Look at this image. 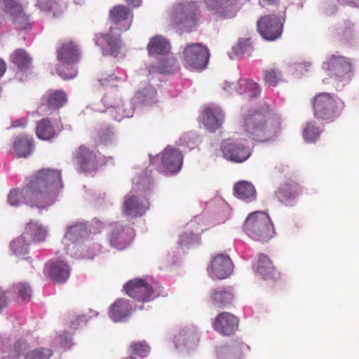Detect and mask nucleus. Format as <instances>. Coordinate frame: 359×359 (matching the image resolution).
<instances>
[{
	"label": "nucleus",
	"instance_id": "53",
	"mask_svg": "<svg viewBox=\"0 0 359 359\" xmlns=\"http://www.w3.org/2000/svg\"><path fill=\"white\" fill-rule=\"evenodd\" d=\"M118 80H121V78H118V76H114L111 75H108L107 76H102L99 79V82L102 86H116L114 84L115 81H117Z\"/></svg>",
	"mask_w": 359,
	"mask_h": 359
},
{
	"label": "nucleus",
	"instance_id": "55",
	"mask_svg": "<svg viewBox=\"0 0 359 359\" xmlns=\"http://www.w3.org/2000/svg\"><path fill=\"white\" fill-rule=\"evenodd\" d=\"M57 340L61 343L62 346H68L71 341V337L69 334L65 332L64 334L58 337Z\"/></svg>",
	"mask_w": 359,
	"mask_h": 359
},
{
	"label": "nucleus",
	"instance_id": "10",
	"mask_svg": "<svg viewBox=\"0 0 359 359\" xmlns=\"http://www.w3.org/2000/svg\"><path fill=\"white\" fill-rule=\"evenodd\" d=\"M52 354L49 348L32 349L25 341L21 339L16 341L8 351L10 359H49Z\"/></svg>",
	"mask_w": 359,
	"mask_h": 359
},
{
	"label": "nucleus",
	"instance_id": "14",
	"mask_svg": "<svg viewBox=\"0 0 359 359\" xmlns=\"http://www.w3.org/2000/svg\"><path fill=\"white\" fill-rule=\"evenodd\" d=\"M283 22L275 15L262 17L257 22V29L260 35L266 41L278 39L283 32Z\"/></svg>",
	"mask_w": 359,
	"mask_h": 359
},
{
	"label": "nucleus",
	"instance_id": "1",
	"mask_svg": "<svg viewBox=\"0 0 359 359\" xmlns=\"http://www.w3.org/2000/svg\"><path fill=\"white\" fill-rule=\"evenodd\" d=\"M63 184L59 170H39L21 190L15 189L8 195V202L17 207L22 203L39 210H46L53 205Z\"/></svg>",
	"mask_w": 359,
	"mask_h": 359
},
{
	"label": "nucleus",
	"instance_id": "2",
	"mask_svg": "<svg viewBox=\"0 0 359 359\" xmlns=\"http://www.w3.org/2000/svg\"><path fill=\"white\" fill-rule=\"evenodd\" d=\"M243 127L250 137L257 142H266L273 138L280 129L277 115L269 111V106L262 111H248L243 114Z\"/></svg>",
	"mask_w": 359,
	"mask_h": 359
},
{
	"label": "nucleus",
	"instance_id": "50",
	"mask_svg": "<svg viewBox=\"0 0 359 359\" xmlns=\"http://www.w3.org/2000/svg\"><path fill=\"white\" fill-rule=\"evenodd\" d=\"M249 40H240L236 46L233 47V51L236 55H241L247 53L250 49Z\"/></svg>",
	"mask_w": 359,
	"mask_h": 359
},
{
	"label": "nucleus",
	"instance_id": "58",
	"mask_svg": "<svg viewBox=\"0 0 359 359\" xmlns=\"http://www.w3.org/2000/svg\"><path fill=\"white\" fill-rule=\"evenodd\" d=\"M126 1L134 8L140 6L141 4V0H126Z\"/></svg>",
	"mask_w": 359,
	"mask_h": 359
},
{
	"label": "nucleus",
	"instance_id": "21",
	"mask_svg": "<svg viewBox=\"0 0 359 359\" xmlns=\"http://www.w3.org/2000/svg\"><path fill=\"white\" fill-rule=\"evenodd\" d=\"M213 329L223 335L234 334L238 327V319L228 312H222L212 323Z\"/></svg>",
	"mask_w": 359,
	"mask_h": 359
},
{
	"label": "nucleus",
	"instance_id": "49",
	"mask_svg": "<svg viewBox=\"0 0 359 359\" xmlns=\"http://www.w3.org/2000/svg\"><path fill=\"white\" fill-rule=\"evenodd\" d=\"M15 290L18 292V297L22 300H29L32 297V289L29 285L20 283L15 285Z\"/></svg>",
	"mask_w": 359,
	"mask_h": 359
},
{
	"label": "nucleus",
	"instance_id": "52",
	"mask_svg": "<svg viewBox=\"0 0 359 359\" xmlns=\"http://www.w3.org/2000/svg\"><path fill=\"white\" fill-rule=\"evenodd\" d=\"M181 140L185 142L188 147H192L194 144L199 142V137L196 134L191 133L184 134Z\"/></svg>",
	"mask_w": 359,
	"mask_h": 359
},
{
	"label": "nucleus",
	"instance_id": "12",
	"mask_svg": "<svg viewBox=\"0 0 359 359\" xmlns=\"http://www.w3.org/2000/svg\"><path fill=\"white\" fill-rule=\"evenodd\" d=\"M126 294L131 298L141 302H149L158 294L145 280L135 278L127 282L124 287Z\"/></svg>",
	"mask_w": 359,
	"mask_h": 359
},
{
	"label": "nucleus",
	"instance_id": "43",
	"mask_svg": "<svg viewBox=\"0 0 359 359\" xmlns=\"http://www.w3.org/2000/svg\"><path fill=\"white\" fill-rule=\"evenodd\" d=\"M36 6L40 11L43 12H51L54 15L60 13V6L55 0H38Z\"/></svg>",
	"mask_w": 359,
	"mask_h": 359
},
{
	"label": "nucleus",
	"instance_id": "15",
	"mask_svg": "<svg viewBox=\"0 0 359 359\" xmlns=\"http://www.w3.org/2000/svg\"><path fill=\"white\" fill-rule=\"evenodd\" d=\"M323 69L327 70L339 80L348 81L351 76V65L348 59L343 56L332 55L329 60L323 64Z\"/></svg>",
	"mask_w": 359,
	"mask_h": 359
},
{
	"label": "nucleus",
	"instance_id": "61",
	"mask_svg": "<svg viewBox=\"0 0 359 359\" xmlns=\"http://www.w3.org/2000/svg\"><path fill=\"white\" fill-rule=\"evenodd\" d=\"M25 123L23 120L15 121L13 122V127L17 128L25 126Z\"/></svg>",
	"mask_w": 359,
	"mask_h": 359
},
{
	"label": "nucleus",
	"instance_id": "63",
	"mask_svg": "<svg viewBox=\"0 0 359 359\" xmlns=\"http://www.w3.org/2000/svg\"><path fill=\"white\" fill-rule=\"evenodd\" d=\"M335 11H336V8H335L334 6H332L331 10L330 11H327V13L328 14H332V13H334L335 12Z\"/></svg>",
	"mask_w": 359,
	"mask_h": 359
},
{
	"label": "nucleus",
	"instance_id": "59",
	"mask_svg": "<svg viewBox=\"0 0 359 359\" xmlns=\"http://www.w3.org/2000/svg\"><path fill=\"white\" fill-rule=\"evenodd\" d=\"M6 70V65L5 62L0 59V77H1Z\"/></svg>",
	"mask_w": 359,
	"mask_h": 359
},
{
	"label": "nucleus",
	"instance_id": "62",
	"mask_svg": "<svg viewBox=\"0 0 359 359\" xmlns=\"http://www.w3.org/2000/svg\"><path fill=\"white\" fill-rule=\"evenodd\" d=\"M274 2V0H261L260 4L262 6H264L265 4H272Z\"/></svg>",
	"mask_w": 359,
	"mask_h": 359
},
{
	"label": "nucleus",
	"instance_id": "51",
	"mask_svg": "<svg viewBox=\"0 0 359 359\" xmlns=\"http://www.w3.org/2000/svg\"><path fill=\"white\" fill-rule=\"evenodd\" d=\"M114 130L112 128H107L100 134V141L104 144L112 142L114 137Z\"/></svg>",
	"mask_w": 359,
	"mask_h": 359
},
{
	"label": "nucleus",
	"instance_id": "22",
	"mask_svg": "<svg viewBox=\"0 0 359 359\" xmlns=\"http://www.w3.org/2000/svg\"><path fill=\"white\" fill-rule=\"evenodd\" d=\"M222 88L229 94L236 92L240 95L249 93V97H256L260 93V88L257 83L247 79H241L236 83L225 81Z\"/></svg>",
	"mask_w": 359,
	"mask_h": 359
},
{
	"label": "nucleus",
	"instance_id": "44",
	"mask_svg": "<svg viewBox=\"0 0 359 359\" xmlns=\"http://www.w3.org/2000/svg\"><path fill=\"white\" fill-rule=\"evenodd\" d=\"M282 74L278 69L273 68L264 71V79L269 86H276L281 80Z\"/></svg>",
	"mask_w": 359,
	"mask_h": 359
},
{
	"label": "nucleus",
	"instance_id": "28",
	"mask_svg": "<svg viewBox=\"0 0 359 359\" xmlns=\"http://www.w3.org/2000/svg\"><path fill=\"white\" fill-rule=\"evenodd\" d=\"M198 340V332L194 327H189L182 329L179 334L175 336L174 342L176 348L183 347L191 348Z\"/></svg>",
	"mask_w": 359,
	"mask_h": 359
},
{
	"label": "nucleus",
	"instance_id": "35",
	"mask_svg": "<svg viewBox=\"0 0 359 359\" xmlns=\"http://www.w3.org/2000/svg\"><path fill=\"white\" fill-rule=\"evenodd\" d=\"M131 101L133 104L138 102L143 105H151L157 102L156 91L152 86H149L139 90Z\"/></svg>",
	"mask_w": 359,
	"mask_h": 359
},
{
	"label": "nucleus",
	"instance_id": "57",
	"mask_svg": "<svg viewBox=\"0 0 359 359\" xmlns=\"http://www.w3.org/2000/svg\"><path fill=\"white\" fill-rule=\"evenodd\" d=\"M7 338H3L0 337V352H4L7 348Z\"/></svg>",
	"mask_w": 359,
	"mask_h": 359
},
{
	"label": "nucleus",
	"instance_id": "11",
	"mask_svg": "<svg viewBox=\"0 0 359 359\" xmlns=\"http://www.w3.org/2000/svg\"><path fill=\"white\" fill-rule=\"evenodd\" d=\"M2 5L16 29L27 30L30 28L29 16L23 11V3L21 0H3Z\"/></svg>",
	"mask_w": 359,
	"mask_h": 359
},
{
	"label": "nucleus",
	"instance_id": "26",
	"mask_svg": "<svg viewBox=\"0 0 359 359\" xmlns=\"http://www.w3.org/2000/svg\"><path fill=\"white\" fill-rule=\"evenodd\" d=\"M75 158L81 170L85 172L95 171L98 167L95 152L86 146H81L78 149Z\"/></svg>",
	"mask_w": 359,
	"mask_h": 359
},
{
	"label": "nucleus",
	"instance_id": "54",
	"mask_svg": "<svg viewBox=\"0 0 359 359\" xmlns=\"http://www.w3.org/2000/svg\"><path fill=\"white\" fill-rule=\"evenodd\" d=\"M57 74L63 79H70L74 78L77 74V71L74 69H70L68 70V73L64 72L61 67H58L56 69Z\"/></svg>",
	"mask_w": 359,
	"mask_h": 359
},
{
	"label": "nucleus",
	"instance_id": "27",
	"mask_svg": "<svg viewBox=\"0 0 359 359\" xmlns=\"http://www.w3.org/2000/svg\"><path fill=\"white\" fill-rule=\"evenodd\" d=\"M132 311V305L129 300L119 299L110 306L109 316L114 322H122L131 315Z\"/></svg>",
	"mask_w": 359,
	"mask_h": 359
},
{
	"label": "nucleus",
	"instance_id": "31",
	"mask_svg": "<svg viewBox=\"0 0 359 359\" xmlns=\"http://www.w3.org/2000/svg\"><path fill=\"white\" fill-rule=\"evenodd\" d=\"M80 52L72 41L64 43L57 50V58L64 64L72 65L79 61Z\"/></svg>",
	"mask_w": 359,
	"mask_h": 359
},
{
	"label": "nucleus",
	"instance_id": "8",
	"mask_svg": "<svg viewBox=\"0 0 359 359\" xmlns=\"http://www.w3.org/2000/svg\"><path fill=\"white\" fill-rule=\"evenodd\" d=\"M343 105L339 99H336L327 93H320L313 100L315 116L324 120H331L337 116Z\"/></svg>",
	"mask_w": 359,
	"mask_h": 359
},
{
	"label": "nucleus",
	"instance_id": "4",
	"mask_svg": "<svg viewBox=\"0 0 359 359\" xmlns=\"http://www.w3.org/2000/svg\"><path fill=\"white\" fill-rule=\"evenodd\" d=\"M200 15L201 10L197 2L181 1L173 5L170 19L173 27L191 32L196 27Z\"/></svg>",
	"mask_w": 359,
	"mask_h": 359
},
{
	"label": "nucleus",
	"instance_id": "18",
	"mask_svg": "<svg viewBox=\"0 0 359 359\" xmlns=\"http://www.w3.org/2000/svg\"><path fill=\"white\" fill-rule=\"evenodd\" d=\"M237 0H205L207 8L217 17L231 18L236 15L238 8Z\"/></svg>",
	"mask_w": 359,
	"mask_h": 359
},
{
	"label": "nucleus",
	"instance_id": "56",
	"mask_svg": "<svg viewBox=\"0 0 359 359\" xmlns=\"http://www.w3.org/2000/svg\"><path fill=\"white\" fill-rule=\"evenodd\" d=\"M7 303V298L4 291L0 290V311L6 306Z\"/></svg>",
	"mask_w": 359,
	"mask_h": 359
},
{
	"label": "nucleus",
	"instance_id": "64",
	"mask_svg": "<svg viewBox=\"0 0 359 359\" xmlns=\"http://www.w3.org/2000/svg\"><path fill=\"white\" fill-rule=\"evenodd\" d=\"M124 359H135V358H133V357H132V356H129V357H127V358H124Z\"/></svg>",
	"mask_w": 359,
	"mask_h": 359
},
{
	"label": "nucleus",
	"instance_id": "17",
	"mask_svg": "<svg viewBox=\"0 0 359 359\" xmlns=\"http://www.w3.org/2000/svg\"><path fill=\"white\" fill-rule=\"evenodd\" d=\"M233 264L227 255L218 254L212 260L208 269V274L212 279H224L232 272Z\"/></svg>",
	"mask_w": 359,
	"mask_h": 359
},
{
	"label": "nucleus",
	"instance_id": "46",
	"mask_svg": "<svg viewBox=\"0 0 359 359\" xmlns=\"http://www.w3.org/2000/svg\"><path fill=\"white\" fill-rule=\"evenodd\" d=\"M276 196L281 202L287 205V201L294 198L297 194L292 187L285 186L278 189Z\"/></svg>",
	"mask_w": 359,
	"mask_h": 359
},
{
	"label": "nucleus",
	"instance_id": "39",
	"mask_svg": "<svg viewBox=\"0 0 359 359\" xmlns=\"http://www.w3.org/2000/svg\"><path fill=\"white\" fill-rule=\"evenodd\" d=\"M11 60L21 70L29 69L32 63V57L22 48L15 50L11 54Z\"/></svg>",
	"mask_w": 359,
	"mask_h": 359
},
{
	"label": "nucleus",
	"instance_id": "23",
	"mask_svg": "<svg viewBox=\"0 0 359 359\" xmlns=\"http://www.w3.org/2000/svg\"><path fill=\"white\" fill-rule=\"evenodd\" d=\"M87 235L86 224L83 222H76L67 226L62 243L65 246H74L86 239Z\"/></svg>",
	"mask_w": 359,
	"mask_h": 359
},
{
	"label": "nucleus",
	"instance_id": "25",
	"mask_svg": "<svg viewBox=\"0 0 359 359\" xmlns=\"http://www.w3.org/2000/svg\"><path fill=\"white\" fill-rule=\"evenodd\" d=\"M183 162V156L180 151L167 147L161 156V163L165 172L169 173L177 172L180 170Z\"/></svg>",
	"mask_w": 359,
	"mask_h": 359
},
{
	"label": "nucleus",
	"instance_id": "32",
	"mask_svg": "<svg viewBox=\"0 0 359 359\" xmlns=\"http://www.w3.org/2000/svg\"><path fill=\"white\" fill-rule=\"evenodd\" d=\"M33 139L31 136L19 135L13 143V151L18 158L27 157L34 149Z\"/></svg>",
	"mask_w": 359,
	"mask_h": 359
},
{
	"label": "nucleus",
	"instance_id": "42",
	"mask_svg": "<svg viewBox=\"0 0 359 359\" xmlns=\"http://www.w3.org/2000/svg\"><path fill=\"white\" fill-rule=\"evenodd\" d=\"M321 130L316 126L314 121H311L307 123L305 127L303 136L304 140L307 142H314L319 137Z\"/></svg>",
	"mask_w": 359,
	"mask_h": 359
},
{
	"label": "nucleus",
	"instance_id": "38",
	"mask_svg": "<svg viewBox=\"0 0 359 359\" xmlns=\"http://www.w3.org/2000/svg\"><path fill=\"white\" fill-rule=\"evenodd\" d=\"M36 133L43 140H50L56 136L55 129L48 118H43L38 123Z\"/></svg>",
	"mask_w": 359,
	"mask_h": 359
},
{
	"label": "nucleus",
	"instance_id": "16",
	"mask_svg": "<svg viewBox=\"0 0 359 359\" xmlns=\"http://www.w3.org/2000/svg\"><path fill=\"white\" fill-rule=\"evenodd\" d=\"M221 151L224 158L235 163L246 161L251 154L248 147L233 140L223 141L221 144Z\"/></svg>",
	"mask_w": 359,
	"mask_h": 359
},
{
	"label": "nucleus",
	"instance_id": "30",
	"mask_svg": "<svg viewBox=\"0 0 359 359\" xmlns=\"http://www.w3.org/2000/svg\"><path fill=\"white\" fill-rule=\"evenodd\" d=\"M99 250V245L86 238L72 246V254L79 258L93 259L95 253Z\"/></svg>",
	"mask_w": 359,
	"mask_h": 359
},
{
	"label": "nucleus",
	"instance_id": "24",
	"mask_svg": "<svg viewBox=\"0 0 359 359\" xmlns=\"http://www.w3.org/2000/svg\"><path fill=\"white\" fill-rule=\"evenodd\" d=\"M224 118L222 109L217 105L205 108L201 115L202 123L210 132H215L219 129L223 123Z\"/></svg>",
	"mask_w": 359,
	"mask_h": 359
},
{
	"label": "nucleus",
	"instance_id": "41",
	"mask_svg": "<svg viewBox=\"0 0 359 359\" xmlns=\"http://www.w3.org/2000/svg\"><path fill=\"white\" fill-rule=\"evenodd\" d=\"M29 239H27L24 235L18 237L11 243V248L16 256H20L26 254L28 251Z\"/></svg>",
	"mask_w": 359,
	"mask_h": 359
},
{
	"label": "nucleus",
	"instance_id": "47",
	"mask_svg": "<svg viewBox=\"0 0 359 359\" xmlns=\"http://www.w3.org/2000/svg\"><path fill=\"white\" fill-rule=\"evenodd\" d=\"M200 239L198 233L185 232L180 235L179 243L182 247H189L192 244L198 243Z\"/></svg>",
	"mask_w": 359,
	"mask_h": 359
},
{
	"label": "nucleus",
	"instance_id": "7",
	"mask_svg": "<svg viewBox=\"0 0 359 359\" xmlns=\"http://www.w3.org/2000/svg\"><path fill=\"white\" fill-rule=\"evenodd\" d=\"M150 185L151 180L147 177L136 181L135 185L126 196L123 202V212L126 216L135 218L141 217L145 213L149 208V203L147 201L140 199L142 194L138 193V191L149 189Z\"/></svg>",
	"mask_w": 359,
	"mask_h": 359
},
{
	"label": "nucleus",
	"instance_id": "60",
	"mask_svg": "<svg viewBox=\"0 0 359 359\" xmlns=\"http://www.w3.org/2000/svg\"><path fill=\"white\" fill-rule=\"evenodd\" d=\"M84 318H85V316H80V317H79L76 320H74V321L72 322L71 327L72 329H76L78 327V325H79L78 321L79 320H84Z\"/></svg>",
	"mask_w": 359,
	"mask_h": 359
},
{
	"label": "nucleus",
	"instance_id": "37",
	"mask_svg": "<svg viewBox=\"0 0 359 359\" xmlns=\"http://www.w3.org/2000/svg\"><path fill=\"white\" fill-rule=\"evenodd\" d=\"M26 237L30 236L34 241H42L46 236V230L38 222L31 220L25 228L22 234Z\"/></svg>",
	"mask_w": 359,
	"mask_h": 359
},
{
	"label": "nucleus",
	"instance_id": "36",
	"mask_svg": "<svg viewBox=\"0 0 359 359\" xmlns=\"http://www.w3.org/2000/svg\"><path fill=\"white\" fill-rule=\"evenodd\" d=\"M258 274L264 279L272 278L275 273V269L267 256L260 254L259 255L257 266Z\"/></svg>",
	"mask_w": 359,
	"mask_h": 359
},
{
	"label": "nucleus",
	"instance_id": "19",
	"mask_svg": "<svg viewBox=\"0 0 359 359\" xmlns=\"http://www.w3.org/2000/svg\"><path fill=\"white\" fill-rule=\"evenodd\" d=\"M133 236L134 232L132 229L125 228L121 224H115L111 227L109 241L112 247L121 250L130 244Z\"/></svg>",
	"mask_w": 359,
	"mask_h": 359
},
{
	"label": "nucleus",
	"instance_id": "40",
	"mask_svg": "<svg viewBox=\"0 0 359 359\" xmlns=\"http://www.w3.org/2000/svg\"><path fill=\"white\" fill-rule=\"evenodd\" d=\"M336 35L341 40L349 41L355 35L354 25L349 21L344 22L343 25L336 29Z\"/></svg>",
	"mask_w": 359,
	"mask_h": 359
},
{
	"label": "nucleus",
	"instance_id": "34",
	"mask_svg": "<svg viewBox=\"0 0 359 359\" xmlns=\"http://www.w3.org/2000/svg\"><path fill=\"white\" fill-rule=\"evenodd\" d=\"M233 297L231 291L225 288H217L211 293V302L217 307L224 308L231 303Z\"/></svg>",
	"mask_w": 359,
	"mask_h": 359
},
{
	"label": "nucleus",
	"instance_id": "9",
	"mask_svg": "<svg viewBox=\"0 0 359 359\" xmlns=\"http://www.w3.org/2000/svg\"><path fill=\"white\" fill-rule=\"evenodd\" d=\"M182 55L184 66L191 71L203 69L210 57L208 48L201 43L187 45Z\"/></svg>",
	"mask_w": 359,
	"mask_h": 359
},
{
	"label": "nucleus",
	"instance_id": "48",
	"mask_svg": "<svg viewBox=\"0 0 359 359\" xmlns=\"http://www.w3.org/2000/svg\"><path fill=\"white\" fill-rule=\"evenodd\" d=\"M241 351L240 346H236L234 348L231 346H221L217 351V353L221 359H228L229 357L235 355H238Z\"/></svg>",
	"mask_w": 359,
	"mask_h": 359
},
{
	"label": "nucleus",
	"instance_id": "3",
	"mask_svg": "<svg viewBox=\"0 0 359 359\" xmlns=\"http://www.w3.org/2000/svg\"><path fill=\"white\" fill-rule=\"evenodd\" d=\"M110 20L117 26L111 27L109 32L96 35V43L102 46L107 44L110 49V54L116 56L122 46L121 41L118 35L114 34L115 29L121 31L128 30L132 23L133 14L131 11L125 6L118 5L109 11Z\"/></svg>",
	"mask_w": 359,
	"mask_h": 359
},
{
	"label": "nucleus",
	"instance_id": "20",
	"mask_svg": "<svg viewBox=\"0 0 359 359\" xmlns=\"http://www.w3.org/2000/svg\"><path fill=\"white\" fill-rule=\"evenodd\" d=\"M67 102V95L62 90L48 92L42 97V103L38 108V112L42 116L50 114L62 107Z\"/></svg>",
	"mask_w": 359,
	"mask_h": 359
},
{
	"label": "nucleus",
	"instance_id": "45",
	"mask_svg": "<svg viewBox=\"0 0 359 359\" xmlns=\"http://www.w3.org/2000/svg\"><path fill=\"white\" fill-rule=\"evenodd\" d=\"M150 351V348L145 342H133L130 346V353L140 358L147 356Z\"/></svg>",
	"mask_w": 359,
	"mask_h": 359
},
{
	"label": "nucleus",
	"instance_id": "33",
	"mask_svg": "<svg viewBox=\"0 0 359 359\" xmlns=\"http://www.w3.org/2000/svg\"><path fill=\"white\" fill-rule=\"evenodd\" d=\"M234 194L238 198L246 202H251L256 198L254 185L248 181H241L234 185Z\"/></svg>",
	"mask_w": 359,
	"mask_h": 359
},
{
	"label": "nucleus",
	"instance_id": "13",
	"mask_svg": "<svg viewBox=\"0 0 359 359\" xmlns=\"http://www.w3.org/2000/svg\"><path fill=\"white\" fill-rule=\"evenodd\" d=\"M102 101L107 108V111L116 121H120L124 118L133 116L135 108L132 101L123 103L119 97L111 94L105 95Z\"/></svg>",
	"mask_w": 359,
	"mask_h": 359
},
{
	"label": "nucleus",
	"instance_id": "5",
	"mask_svg": "<svg viewBox=\"0 0 359 359\" xmlns=\"http://www.w3.org/2000/svg\"><path fill=\"white\" fill-rule=\"evenodd\" d=\"M170 46L169 41L163 36L156 35L152 37L148 45L147 50L149 55H165L170 51ZM160 60L158 66H151L149 68V75L158 74H172L175 69V60L169 57H161L158 58Z\"/></svg>",
	"mask_w": 359,
	"mask_h": 359
},
{
	"label": "nucleus",
	"instance_id": "29",
	"mask_svg": "<svg viewBox=\"0 0 359 359\" xmlns=\"http://www.w3.org/2000/svg\"><path fill=\"white\" fill-rule=\"evenodd\" d=\"M48 276L57 283H64L69 278L70 268L62 261H55L47 265Z\"/></svg>",
	"mask_w": 359,
	"mask_h": 359
},
{
	"label": "nucleus",
	"instance_id": "6",
	"mask_svg": "<svg viewBox=\"0 0 359 359\" xmlns=\"http://www.w3.org/2000/svg\"><path fill=\"white\" fill-rule=\"evenodd\" d=\"M244 231L250 238L260 242L268 241L275 233L269 216L263 211H256L248 215Z\"/></svg>",
	"mask_w": 359,
	"mask_h": 359
}]
</instances>
